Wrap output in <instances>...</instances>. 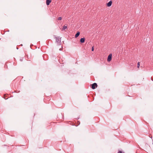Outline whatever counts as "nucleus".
Wrapping results in <instances>:
<instances>
[{
	"instance_id": "1",
	"label": "nucleus",
	"mask_w": 153,
	"mask_h": 153,
	"mask_svg": "<svg viewBox=\"0 0 153 153\" xmlns=\"http://www.w3.org/2000/svg\"><path fill=\"white\" fill-rule=\"evenodd\" d=\"M54 38L56 39V42L59 45V43L61 42V38L59 39V37H56V36H54Z\"/></svg>"
},
{
	"instance_id": "2",
	"label": "nucleus",
	"mask_w": 153,
	"mask_h": 153,
	"mask_svg": "<svg viewBox=\"0 0 153 153\" xmlns=\"http://www.w3.org/2000/svg\"><path fill=\"white\" fill-rule=\"evenodd\" d=\"M91 88L93 89H95L97 86V85L96 83H94L93 84H91Z\"/></svg>"
},
{
	"instance_id": "3",
	"label": "nucleus",
	"mask_w": 153,
	"mask_h": 153,
	"mask_svg": "<svg viewBox=\"0 0 153 153\" xmlns=\"http://www.w3.org/2000/svg\"><path fill=\"white\" fill-rule=\"evenodd\" d=\"M112 54L111 53L108 56V58H107V61L108 62H110L112 59Z\"/></svg>"
},
{
	"instance_id": "4",
	"label": "nucleus",
	"mask_w": 153,
	"mask_h": 153,
	"mask_svg": "<svg viewBox=\"0 0 153 153\" xmlns=\"http://www.w3.org/2000/svg\"><path fill=\"white\" fill-rule=\"evenodd\" d=\"M112 3V1H110L107 4V6L108 7H110L111 6Z\"/></svg>"
},
{
	"instance_id": "5",
	"label": "nucleus",
	"mask_w": 153,
	"mask_h": 153,
	"mask_svg": "<svg viewBox=\"0 0 153 153\" xmlns=\"http://www.w3.org/2000/svg\"><path fill=\"white\" fill-rule=\"evenodd\" d=\"M51 2V0H46V3L47 5H49Z\"/></svg>"
},
{
	"instance_id": "6",
	"label": "nucleus",
	"mask_w": 153,
	"mask_h": 153,
	"mask_svg": "<svg viewBox=\"0 0 153 153\" xmlns=\"http://www.w3.org/2000/svg\"><path fill=\"white\" fill-rule=\"evenodd\" d=\"M85 41V38H81L80 39V41L81 43H83Z\"/></svg>"
},
{
	"instance_id": "7",
	"label": "nucleus",
	"mask_w": 153,
	"mask_h": 153,
	"mask_svg": "<svg viewBox=\"0 0 153 153\" xmlns=\"http://www.w3.org/2000/svg\"><path fill=\"white\" fill-rule=\"evenodd\" d=\"M80 34V33L79 32V31H78L77 32V33H76V34H75V38H77V37Z\"/></svg>"
},
{
	"instance_id": "8",
	"label": "nucleus",
	"mask_w": 153,
	"mask_h": 153,
	"mask_svg": "<svg viewBox=\"0 0 153 153\" xmlns=\"http://www.w3.org/2000/svg\"><path fill=\"white\" fill-rule=\"evenodd\" d=\"M67 25L66 26H65V25H64L63 26V28H62V30H65V29H66L67 28Z\"/></svg>"
},
{
	"instance_id": "9",
	"label": "nucleus",
	"mask_w": 153,
	"mask_h": 153,
	"mask_svg": "<svg viewBox=\"0 0 153 153\" xmlns=\"http://www.w3.org/2000/svg\"><path fill=\"white\" fill-rule=\"evenodd\" d=\"M58 20H60L62 19V17H59L57 19Z\"/></svg>"
},
{
	"instance_id": "10",
	"label": "nucleus",
	"mask_w": 153,
	"mask_h": 153,
	"mask_svg": "<svg viewBox=\"0 0 153 153\" xmlns=\"http://www.w3.org/2000/svg\"><path fill=\"white\" fill-rule=\"evenodd\" d=\"M140 66V62H138L137 63V68H139Z\"/></svg>"
},
{
	"instance_id": "11",
	"label": "nucleus",
	"mask_w": 153,
	"mask_h": 153,
	"mask_svg": "<svg viewBox=\"0 0 153 153\" xmlns=\"http://www.w3.org/2000/svg\"><path fill=\"white\" fill-rule=\"evenodd\" d=\"M118 153H124V152H122V151H119L118 152Z\"/></svg>"
},
{
	"instance_id": "12",
	"label": "nucleus",
	"mask_w": 153,
	"mask_h": 153,
	"mask_svg": "<svg viewBox=\"0 0 153 153\" xmlns=\"http://www.w3.org/2000/svg\"><path fill=\"white\" fill-rule=\"evenodd\" d=\"M91 51H94V46H93L92 47V48H91Z\"/></svg>"
},
{
	"instance_id": "13",
	"label": "nucleus",
	"mask_w": 153,
	"mask_h": 153,
	"mask_svg": "<svg viewBox=\"0 0 153 153\" xmlns=\"http://www.w3.org/2000/svg\"><path fill=\"white\" fill-rule=\"evenodd\" d=\"M59 51H61L62 50V49L61 48H60L59 49Z\"/></svg>"
},
{
	"instance_id": "14",
	"label": "nucleus",
	"mask_w": 153,
	"mask_h": 153,
	"mask_svg": "<svg viewBox=\"0 0 153 153\" xmlns=\"http://www.w3.org/2000/svg\"><path fill=\"white\" fill-rule=\"evenodd\" d=\"M152 144H153V143H152Z\"/></svg>"
}]
</instances>
